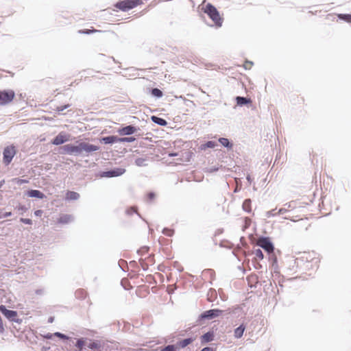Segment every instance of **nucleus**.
<instances>
[{"label": "nucleus", "instance_id": "864d4df0", "mask_svg": "<svg viewBox=\"0 0 351 351\" xmlns=\"http://www.w3.org/2000/svg\"><path fill=\"white\" fill-rule=\"evenodd\" d=\"M288 211V209L286 208H281L278 210L277 214L278 215H282Z\"/></svg>", "mask_w": 351, "mask_h": 351}, {"label": "nucleus", "instance_id": "f3484780", "mask_svg": "<svg viewBox=\"0 0 351 351\" xmlns=\"http://www.w3.org/2000/svg\"><path fill=\"white\" fill-rule=\"evenodd\" d=\"M73 220V217L69 214H62L58 219V222L62 224H67Z\"/></svg>", "mask_w": 351, "mask_h": 351}, {"label": "nucleus", "instance_id": "c9c22d12", "mask_svg": "<svg viewBox=\"0 0 351 351\" xmlns=\"http://www.w3.org/2000/svg\"><path fill=\"white\" fill-rule=\"evenodd\" d=\"M175 230L169 228H164L162 230V233L167 237H173Z\"/></svg>", "mask_w": 351, "mask_h": 351}, {"label": "nucleus", "instance_id": "412c9836", "mask_svg": "<svg viewBox=\"0 0 351 351\" xmlns=\"http://www.w3.org/2000/svg\"><path fill=\"white\" fill-rule=\"evenodd\" d=\"M245 329V326L243 324L239 325L234 330V336L237 339L241 338L243 335V332Z\"/></svg>", "mask_w": 351, "mask_h": 351}, {"label": "nucleus", "instance_id": "a878e982", "mask_svg": "<svg viewBox=\"0 0 351 351\" xmlns=\"http://www.w3.org/2000/svg\"><path fill=\"white\" fill-rule=\"evenodd\" d=\"M251 203L252 201L250 199H245L242 204L243 210L248 213H251Z\"/></svg>", "mask_w": 351, "mask_h": 351}, {"label": "nucleus", "instance_id": "f257e3e1", "mask_svg": "<svg viewBox=\"0 0 351 351\" xmlns=\"http://www.w3.org/2000/svg\"><path fill=\"white\" fill-rule=\"evenodd\" d=\"M100 147L84 141H77L76 144H66L59 148L60 154L87 157L93 152L99 151Z\"/></svg>", "mask_w": 351, "mask_h": 351}, {"label": "nucleus", "instance_id": "4d7b16f0", "mask_svg": "<svg viewBox=\"0 0 351 351\" xmlns=\"http://www.w3.org/2000/svg\"><path fill=\"white\" fill-rule=\"evenodd\" d=\"M45 293V290L43 289H38L35 291V293L36 295H43Z\"/></svg>", "mask_w": 351, "mask_h": 351}, {"label": "nucleus", "instance_id": "603ef678", "mask_svg": "<svg viewBox=\"0 0 351 351\" xmlns=\"http://www.w3.org/2000/svg\"><path fill=\"white\" fill-rule=\"evenodd\" d=\"M200 351H216V348L207 346L203 348Z\"/></svg>", "mask_w": 351, "mask_h": 351}, {"label": "nucleus", "instance_id": "09e8293b", "mask_svg": "<svg viewBox=\"0 0 351 351\" xmlns=\"http://www.w3.org/2000/svg\"><path fill=\"white\" fill-rule=\"evenodd\" d=\"M156 197V194L153 191H150L147 195V198L149 201L153 200Z\"/></svg>", "mask_w": 351, "mask_h": 351}, {"label": "nucleus", "instance_id": "de8ad7c7", "mask_svg": "<svg viewBox=\"0 0 351 351\" xmlns=\"http://www.w3.org/2000/svg\"><path fill=\"white\" fill-rule=\"evenodd\" d=\"M20 221L25 224L32 225V221L28 218H20Z\"/></svg>", "mask_w": 351, "mask_h": 351}, {"label": "nucleus", "instance_id": "4468645a", "mask_svg": "<svg viewBox=\"0 0 351 351\" xmlns=\"http://www.w3.org/2000/svg\"><path fill=\"white\" fill-rule=\"evenodd\" d=\"M26 195L29 197H35L37 199H43L46 198L47 196L40 191L36 189H29L26 192Z\"/></svg>", "mask_w": 351, "mask_h": 351}, {"label": "nucleus", "instance_id": "bf43d9fd", "mask_svg": "<svg viewBox=\"0 0 351 351\" xmlns=\"http://www.w3.org/2000/svg\"><path fill=\"white\" fill-rule=\"evenodd\" d=\"M285 206H287V208H293L294 207L292 206V202L286 203Z\"/></svg>", "mask_w": 351, "mask_h": 351}, {"label": "nucleus", "instance_id": "0eeeda50", "mask_svg": "<svg viewBox=\"0 0 351 351\" xmlns=\"http://www.w3.org/2000/svg\"><path fill=\"white\" fill-rule=\"evenodd\" d=\"M14 97L15 93L13 90H0V106H5L10 104L12 101Z\"/></svg>", "mask_w": 351, "mask_h": 351}, {"label": "nucleus", "instance_id": "5701e85b", "mask_svg": "<svg viewBox=\"0 0 351 351\" xmlns=\"http://www.w3.org/2000/svg\"><path fill=\"white\" fill-rule=\"evenodd\" d=\"M217 298V293L215 289L210 288L207 293V300L212 302Z\"/></svg>", "mask_w": 351, "mask_h": 351}, {"label": "nucleus", "instance_id": "49530a36", "mask_svg": "<svg viewBox=\"0 0 351 351\" xmlns=\"http://www.w3.org/2000/svg\"><path fill=\"white\" fill-rule=\"evenodd\" d=\"M12 215V212H4V213H0V219H4V218H7V217H11Z\"/></svg>", "mask_w": 351, "mask_h": 351}, {"label": "nucleus", "instance_id": "13d9d810", "mask_svg": "<svg viewBox=\"0 0 351 351\" xmlns=\"http://www.w3.org/2000/svg\"><path fill=\"white\" fill-rule=\"evenodd\" d=\"M178 156V153L177 152H169L168 153V156L170 157V158H173V157H176Z\"/></svg>", "mask_w": 351, "mask_h": 351}, {"label": "nucleus", "instance_id": "c756f323", "mask_svg": "<svg viewBox=\"0 0 351 351\" xmlns=\"http://www.w3.org/2000/svg\"><path fill=\"white\" fill-rule=\"evenodd\" d=\"M178 347L177 344H169L160 349V351H178Z\"/></svg>", "mask_w": 351, "mask_h": 351}, {"label": "nucleus", "instance_id": "e433bc0d", "mask_svg": "<svg viewBox=\"0 0 351 351\" xmlns=\"http://www.w3.org/2000/svg\"><path fill=\"white\" fill-rule=\"evenodd\" d=\"M96 32H97V30L95 29H93V28L92 29H83L79 30L78 33L81 34H90Z\"/></svg>", "mask_w": 351, "mask_h": 351}, {"label": "nucleus", "instance_id": "4c0bfd02", "mask_svg": "<svg viewBox=\"0 0 351 351\" xmlns=\"http://www.w3.org/2000/svg\"><path fill=\"white\" fill-rule=\"evenodd\" d=\"M202 273L204 275H206V274L209 275L211 279H214V278H215V271L212 269H206L203 271Z\"/></svg>", "mask_w": 351, "mask_h": 351}, {"label": "nucleus", "instance_id": "20e7f679", "mask_svg": "<svg viewBox=\"0 0 351 351\" xmlns=\"http://www.w3.org/2000/svg\"><path fill=\"white\" fill-rule=\"evenodd\" d=\"M142 3V0H123L117 1L114 7L123 12H127Z\"/></svg>", "mask_w": 351, "mask_h": 351}, {"label": "nucleus", "instance_id": "a18cd8bd", "mask_svg": "<svg viewBox=\"0 0 351 351\" xmlns=\"http://www.w3.org/2000/svg\"><path fill=\"white\" fill-rule=\"evenodd\" d=\"M252 262L254 267L256 269H260L262 268V265L259 263L257 262L256 258H252Z\"/></svg>", "mask_w": 351, "mask_h": 351}, {"label": "nucleus", "instance_id": "b1692460", "mask_svg": "<svg viewBox=\"0 0 351 351\" xmlns=\"http://www.w3.org/2000/svg\"><path fill=\"white\" fill-rule=\"evenodd\" d=\"M149 93L152 95V96H153L154 97H155L156 99H160V98L162 97V96H163L162 91L158 88H151L149 90Z\"/></svg>", "mask_w": 351, "mask_h": 351}, {"label": "nucleus", "instance_id": "1a4fd4ad", "mask_svg": "<svg viewBox=\"0 0 351 351\" xmlns=\"http://www.w3.org/2000/svg\"><path fill=\"white\" fill-rule=\"evenodd\" d=\"M125 169L123 167H114L107 171L101 172V177L114 178L123 175L125 172Z\"/></svg>", "mask_w": 351, "mask_h": 351}, {"label": "nucleus", "instance_id": "ddd939ff", "mask_svg": "<svg viewBox=\"0 0 351 351\" xmlns=\"http://www.w3.org/2000/svg\"><path fill=\"white\" fill-rule=\"evenodd\" d=\"M215 339V332L213 330H209L207 332L203 334L200 337V341L202 344H206L211 342Z\"/></svg>", "mask_w": 351, "mask_h": 351}, {"label": "nucleus", "instance_id": "f03ea898", "mask_svg": "<svg viewBox=\"0 0 351 351\" xmlns=\"http://www.w3.org/2000/svg\"><path fill=\"white\" fill-rule=\"evenodd\" d=\"M203 11L213 21L216 27H221L223 23V18L220 16L219 12L211 3H208L203 8Z\"/></svg>", "mask_w": 351, "mask_h": 351}, {"label": "nucleus", "instance_id": "69168bd1", "mask_svg": "<svg viewBox=\"0 0 351 351\" xmlns=\"http://www.w3.org/2000/svg\"><path fill=\"white\" fill-rule=\"evenodd\" d=\"M149 232H153V229L149 228Z\"/></svg>", "mask_w": 351, "mask_h": 351}, {"label": "nucleus", "instance_id": "338daca9", "mask_svg": "<svg viewBox=\"0 0 351 351\" xmlns=\"http://www.w3.org/2000/svg\"><path fill=\"white\" fill-rule=\"evenodd\" d=\"M249 64H253L252 62H248Z\"/></svg>", "mask_w": 351, "mask_h": 351}, {"label": "nucleus", "instance_id": "5fc2aeb1", "mask_svg": "<svg viewBox=\"0 0 351 351\" xmlns=\"http://www.w3.org/2000/svg\"><path fill=\"white\" fill-rule=\"evenodd\" d=\"M43 213V211L42 210H36L34 211V214L36 217H41Z\"/></svg>", "mask_w": 351, "mask_h": 351}, {"label": "nucleus", "instance_id": "79ce46f5", "mask_svg": "<svg viewBox=\"0 0 351 351\" xmlns=\"http://www.w3.org/2000/svg\"><path fill=\"white\" fill-rule=\"evenodd\" d=\"M71 106L70 104H65V105H62V106H58L56 108V111L58 112V113H61L62 112H63L64 110L67 109L68 108H69Z\"/></svg>", "mask_w": 351, "mask_h": 351}, {"label": "nucleus", "instance_id": "052dcab7", "mask_svg": "<svg viewBox=\"0 0 351 351\" xmlns=\"http://www.w3.org/2000/svg\"><path fill=\"white\" fill-rule=\"evenodd\" d=\"M54 321V317H49V319H48V323H53Z\"/></svg>", "mask_w": 351, "mask_h": 351}, {"label": "nucleus", "instance_id": "58836bf2", "mask_svg": "<svg viewBox=\"0 0 351 351\" xmlns=\"http://www.w3.org/2000/svg\"><path fill=\"white\" fill-rule=\"evenodd\" d=\"M54 335V337H59L60 339H63V340H68L69 339V337L67 336L65 334H63L60 332H56L53 333Z\"/></svg>", "mask_w": 351, "mask_h": 351}, {"label": "nucleus", "instance_id": "a211bd4d", "mask_svg": "<svg viewBox=\"0 0 351 351\" xmlns=\"http://www.w3.org/2000/svg\"><path fill=\"white\" fill-rule=\"evenodd\" d=\"M125 214L128 216H131L133 214H136L138 215V217L141 219H142L147 224H148V222L146 219H145L144 218H143V217L141 216V215L140 213H138L137 211V207L136 206H130V207H128L126 210H125Z\"/></svg>", "mask_w": 351, "mask_h": 351}, {"label": "nucleus", "instance_id": "39448f33", "mask_svg": "<svg viewBox=\"0 0 351 351\" xmlns=\"http://www.w3.org/2000/svg\"><path fill=\"white\" fill-rule=\"evenodd\" d=\"M0 312L10 322L19 324L23 322L22 319L18 317V313L16 311L8 309L5 305H0Z\"/></svg>", "mask_w": 351, "mask_h": 351}, {"label": "nucleus", "instance_id": "72a5a7b5", "mask_svg": "<svg viewBox=\"0 0 351 351\" xmlns=\"http://www.w3.org/2000/svg\"><path fill=\"white\" fill-rule=\"evenodd\" d=\"M252 254H254L256 258L259 260H263L264 258L263 252L260 248L255 249Z\"/></svg>", "mask_w": 351, "mask_h": 351}, {"label": "nucleus", "instance_id": "9d476101", "mask_svg": "<svg viewBox=\"0 0 351 351\" xmlns=\"http://www.w3.org/2000/svg\"><path fill=\"white\" fill-rule=\"evenodd\" d=\"M139 130L140 128L138 127H136L133 125H128L121 128H119L117 132L121 136H130L133 134H135Z\"/></svg>", "mask_w": 351, "mask_h": 351}, {"label": "nucleus", "instance_id": "cd10ccee", "mask_svg": "<svg viewBox=\"0 0 351 351\" xmlns=\"http://www.w3.org/2000/svg\"><path fill=\"white\" fill-rule=\"evenodd\" d=\"M337 18L348 23H351V14H338Z\"/></svg>", "mask_w": 351, "mask_h": 351}, {"label": "nucleus", "instance_id": "dca6fc26", "mask_svg": "<svg viewBox=\"0 0 351 351\" xmlns=\"http://www.w3.org/2000/svg\"><path fill=\"white\" fill-rule=\"evenodd\" d=\"M235 100H236L237 104L241 107L246 106V105L252 103L251 99L249 97H247L237 96L235 97Z\"/></svg>", "mask_w": 351, "mask_h": 351}, {"label": "nucleus", "instance_id": "393cba45", "mask_svg": "<svg viewBox=\"0 0 351 351\" xmlns=\"http://www.w3.org/2000/svg\"><path fill=\"white\" fill-rule=\"evenodd\" d=\"M80 197V194L75 191H69L66 193V199L69 200H77Z\"/></svg>", "mask_w": 351, "mask_h": 351}, {"label": "nucleus", "instance_id": "423d86ee", "mask_svg": "<svg viewBox=\"0 0 351 351\" xmlns=\"http://www.w3.org/2000/svg\"><path fill=\"white\" fill-rule=\"evenodd\" d=\"M256 245L263 248L267 253L275 250L274 245L269 237L261 236L257 240Z\"/></svg>", "mask_w": 351, "mask_h": 351}, {"label": "nucleus", "instance_id": "6e6552de", "mask_svg": "<svg viewBox=\"0 0 351 351\" xmlns=\"http://www.w3.org/2000/svg\"><path fill=\"white\" fill-rule=\"evenodd\" d=\"M16 154V149L14 146H7L4 148L3 152V162L5 165H8L12 162L14 156Z\"/></svg>", "mask_w": 351, "mask_h": 351}, {"label": "nucleus", "instance_id": "7ed1b4c3", "mask_svg": "<svg viewBox=\"0 0 351 351\" xmlns=\"http://www.w3.org/2000/svg\"><path fill=\"white\" fill-rule=\"evenodd\" d=\"M224 311L219 308H212L202 312L196 320V325L201 326L205 320H211L221 316Z\"/></svg>", "mask_w": 351, "mask_h": 351}, {"label": "nucleus", "instance_id": "4be33fe9", "mask_svg": "<svg viewBox=\"0 0 351 351\" xmlns=\"http://www.w3.org/2000/svg\"><path fill=\"white\" fill-rule=\"evenodd\" d=\"M219 142L221 143V145H223L224 147L231 149L233 147V143L232 141H230L228 138L221 137L219 138Z\"/></svg>", "mask_w": 351, "mask_h": 351}, {"label": "nucleus", "instance_id": "680f3d73", "mask_svg": "<svg viewBox=\"0 0 351 351\" xmlns=\"http://www.w3.org/2000/svg\"><path fill=\"white\" fill-rule=\"evenodd\" d=\"M5 180H2L0 181V189L2 187V186L4 184Z\"/></svg>", "mask_w": 351, "mask_h": 351}, {"label": "nucleus", "instance_id": "c03bdc74", "mask_svg": "<svg viewBox=\"0 0 351 351\" xmlns=\"http://www.w3.org/2000/svg\"><path fill=\"white\" fill-rule=\"evenodd\" d=\"M275 210L276 209H273V210L267 211L265 214V217L267 218H270L271 217H274V216L277 215L278 214L276 213H275Z\"/></svg>", "mask_w": 351, "mask_h": 351}, {"label": "nucleus", "instance_id": "3c124183", "mask_svg": "<svg viewBox=\"0 0 351 351\" xmlns=\"http://www.w3.org/2000/svg\"><path fill=\"white\" fill-rule=\"evenodd\" d=\"M139 262L141 263V265L142 266V268L144 271H147L148 269V265L146 264L143 259H140Z\"/></svg>", "mask_w": 351, "mask_h": 351}, {"label": "nucleus", "instance_id": "e2e57ef3", "mask_svg": "<svg viewBox=\"0 0 351 351\" xmlns=\"http://www.w3.org/2000/svg\"><path fill=\"white\" fill-rule=\"evenodd\" d=\"M120 262H123L124 263H126V262H125V261H123V260H120L119 263H120ZM119 267L121 268V270L125 271V270L123 269V268H122V267H121L120 265H119Z\"/></svg>", "mask_w": 351, "mask_h": 351}, {"label": "nucleus", "instance_id": "37998d69", "mask_svg": "<svg viewBox=\"0 0 351 351\" xmlns=\"http://www.w3.org/2000/svg\"><path fill=\"white\" fill-rule=\"evenodd\" d=\"M16 208L18 210L21 211V215H23L24 213H25L28 210V208L25 205H21V204H19L18 206H16Z\"/></svg>", "mask_w": 351, "mask_h": 351}, {"label": "nucleus", "instance_id": "0e129e2a", "mask_svg": "<svg viewBox=\"0 0 351 351\" xmlns=\"http://www.w3.org/2000/svg\"><path fill=\"white\" fill-rule=\"evenodd\" d=\"M246 179L247 180L248 182H251V178H250V176H247Z\"/></svg>", "mask_w": 351, "mask_h": 351}, {"label": "nucleus", "instance_id": "ea45409f", "mask_svg": "<svg viewBox=\"0 0 351 351\" xmlns=\"http://www.w3.org/2000/svg\"><path fill=\"white\" fill-rule=\"evenodd\" d=\"M218 170H219V167L217 166L208 167H206L204 169L205 172L210 173L216 172Z\"/></svg>", "mask_w": 351, "mask_h": 351}, {"label": "nucleus", "instance_id": "473e14b6", "mask_svg": "<svg viewBox=\"0 0 351 351\" xmlns=\"http://www.w3.org/2000/svg\"><path fill=\"white\" fill-rule=\"evenodd\" d=\"M146 160H147L143 158H137L135 160L134 163L138 167H145L147 166V163L145 162Z\"/></svg>", "mask_w": 351, "mask_h": 351}, {"label": "nucleus", "instance_id": "6e6d98bb", "mask_svg": "<svg viewBox=\"0 0 351 351\" xmlns=\"http://www.w3.org/2000/svg\"><path fill=\"white\" fill-rule=\"evenodd\" d=\"M53 337H54L53 333H49V332H48L44 335V338H45L47 339H51Z\"/></svg>", "mask_w": 351, "mask_h": 351}, {"label": "nucleus", "instance_id": "8fccbe9b", "mask_svg": "<svg viewBox=\"0 0 351 351\" xmlns=\"http://www.w3.org/2000/svg\"><path fill=\"white\" fill-rule=\"evenodd\" d=\"M15 180H16V184H18L19 185L27 183L29 182L27 180L21 179V178H16Z\"/></svg>", "mask_w": 351, "mask_h": 351}, {"label": "nucleus", "instance_id": "f8f14e48", "mask_svg": "<svg viewBox=\"0 0 351 351\" xmlns=\"http://www.w3.org/2000/svg\"><path fill=\"white\" fill-rule=\"evenodd\" d=\"M99 141L105 145H112L114 143H119V136L115 135L103 136L99 139Z\"/></svg>", "mask_w": 351, "mask_h": 351}, {"label": "nucleus", "instance_id": "7c9ffc66", "mask_svg": "<svg viewBox=\"0 0 351 351\" xmlns=\"http://www.w3.org/2000/svg\"><path fill=\"white\" fill-rule=\"evenodd\" d=\"M217 145V143L213 141H208L206 142L204 144L201 145L202 149H206V148H214Z\"/></svg>", "mask_w": 351, "mask_h": 351}, {"label": "nucleus", "instance_id": "a19ab883", "mask_svg": "<svg viewBox=\"0 0 351 351\" xmlns=\"http://www.w3.org/2000/svg\"><path fill=\"white\" fill-rule=\"evenodd\" d=\"M149 247L148 246H143L138 250L137 253L140 255H143L148 252Z\"/></svg>", "mask_w": 351, "mask_h": 351}, {"label": "nucleus", "instance_id": "2eb2a0df", "mask_svg": "<svg viewBox=\"0 0 351 351\" xmlns=\"http://www.w3.org/2000/svg\"><path fill=\"white\" fill-rule=\"evenodd\" d=\"M87 347L91 351H101L103 346L100 341L93 340L87 345Z\"/></svg>", "mask_w": 351, "mask_h": 351}, {"label": "nucleus", "instance_id": "9b49d317", "mask_svg": "<svg viewBox=\"0 0 351 351\" xmlns=\"http://www.w3.org/2000/svg\"><path fill=\"white\" fill-rule=\"evenodd\" d=\"M69 138L70 135L69 134L61 132L51 140V144L54 145H60L68 142Z\"/></svg>", "mask_w": 351, "mask_h": 351}, {"label": "nucleus", "instance_id": "f704fd0d", "mask_svg": "<svg viewBox=\"0 0 351 351\" xmlns=\"http://www.w3.org/2000/svg\"><path fill=\"white\" fill-rule=\"evenodd\" d=\"M75 346V347L79 348L80 350H82V349L85 346V339L84 338L77 339Z\"/></svg>", "mask_w": 351, "mask_h": 351}, {"label": "nucleus", "instance_id": "bb28decb", "mask_svg": "<svg viewBox=\"0 0 351 351\" xmlns=\"http://www.w3.org/2000/svg\"><path fill=\"white\" fill-rule=\"evenodd\" d=\"M268 258L270 261H271L272 267L277 266L278 264V258L275 254V250L274 252H270L267 253Z\"/></svg>", "mask_w": 351, "mask_h": 351}, {"label": "nucleus", "instance_id": "aec40b11", "mask_svg": "<svg viewBox=\"0 0 351 351\" xmlns=\"http://www.w3.org/2000/svg\"><path fill=\"white\" fill-rule=\"evenodd\" d=\"M195 341V338L193 337H188L184 339L177 343V346L178 348H184L189 344L192 343Z\"/></svg>", "mask_w": 351, "mask_h": 351}, {"label": "nucleus", "instance_id": "6ab92c4d", "mask_svg": "<svg viewBox=\"0 0 351 351\" xmlns=\"http://www.w3.org/2000/svg\"><path fill=\"white\" fill-rule=\"evenodd\" d=\"M150 119L153 123L160 126H167L168 124L165 119L158 116L152 115Z\"/></svg>", "mask_w": 351, "mask_h": 351}, {"label": "nucleus", "instance_id": "c85d7f7f", "mask_svg": "<svg viewBox=\"0 0 351 351\" xmlns=\"http://www.w3.org/2000/svg\"><path fill=\"white\" fill-rule=\"evenodd\" d=\"M75 295L77 299L84 300L86 297V292L82 289H79L75 291Z\"/></svg>", "mask_w": 351, "mask_h": 351}, {"label": "nucleus", "instance_id": "2f4dec72", "mask_svg": "<svg viewBox=\"0 0 351 351\" xmlns=\"http://www.w3.org/2000/svg\"><path fill=\"white\" fill-rule=\"evenodd\" d=\"M119 143H132L136 141L134 136L119 137Z\"/></svg>", "mask_w": 351, "mask_h": 351}]
</instances>
